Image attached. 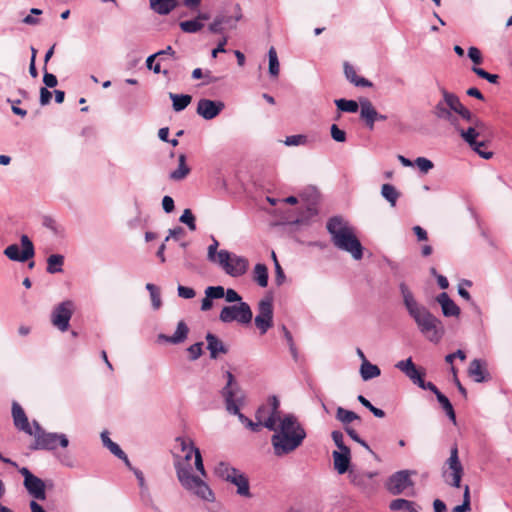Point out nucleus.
I'll list each match as a JSON object with an SVG mask.
<instances>
[{"mask_svg":"<svg viewBox=\"0 0 512 512\" xmlns=\"http://www.w3.org/2000/svg\"><path fill=\"white\" fill-rule=\"evenodd\" d=\"M272 411L264 420L263 426L274 434L271 444L275 456L282 457L294 452L300 447L306 438V431L293 414H285L281 417L279 400L276 396L270 397Z\"/></svg>","mask_w":512,"mask_h":512,"instance_id":"nucleus-1","label":"nucleus"},{"mask_svg":"<svg viewBox=\"0 0 512 512\" xmlns=\"http://www.w3.org/2000/svg\"><path fill=\"white\" fill-rule=\"evenodd\" d=\"M184 453V456H176L174 459L177 479L181 486L202 500L214 501V493L202 478L206 477L207 473L200 450L193 446Z\"/></svg>","mask_w":512,"mask_h":512,"instance_id":"nucleus-2","label":"nucleus"},{"mask_svg":"<svg viewBox=\"0 0 512 512\" xmlns=\"http://www.w3.org/2000/svg\"><path fill=\"white\" fill-rule=\"evenodd\" d=\"M399 291L403 305L416 324L419 332L431 343L438 344L445 335V327L441 319L418 302L414 293L405 282L399 283Z\"/></svg>","mask_w":512,"mask_h":512,"instance_id":"nucleus-3","label":"nucleus"},{"mask_svg":"<svg viewBox=\"0 0 512 512\" xmlns=\"http://www.w3.org/2000/svg\"><path fill=\"white\" fill-rule=\"evenodd\" d=\"M326 227L336 248L349 253L354 260L362 259L363 246L354 227L348 221L340 216H334L328 220Z\"/></svg>","mask_w":512,"mask_h":512,"instance_id":"nucleus-4","label":"nucleus"},{"mask_svg":"<svg viewBox=\"0 0 512 512\" xmlns=\"http://www.w3.org/2000/svg\"><path fill=\"white\" fill-rule=\"evenodd\" d=\"M440 91L442 100L433 109V113L438 119L447 121L454 127H457L458 118L455 116L457 114L463 120L474 123L476 126L483 125V122L461 103L456 94L447 91L445 88H442Z\"/></svg>","mask_w":512,"mask_h":512,"instance_id":"nucleus-5","label":"nucleus"},{"mask_svg":"<svg viewBox=\"0 0 512 512\" xmlns=\"http://www.w3.org/2000/svg\"><path fill=\"white\" fill-rule=\"evenodd\" d=\"M225 376L227 378V383L222 388L221 395L224 399L226 410L230 414L236 415L239 421L251 431L258 432L260 430V423L253 422L240 412V408L245 401L244 391L235 381V378L230 371H226Z\"/></svg>","mask_w":512,"mask_h":512,"instance_id":"nucleus-6","label":"nucleus"},{"mask_svg":"<svg viewBox=\"0 0 512 512\" xmlns=\"http://www.w3.org/2000/svg\"><path fill=\"white\" fill-rule=\"evenodd\" d=\"M32 425L34 427V433L31 436L34 437V443L31 449L53 451L57 449L58 446L62 448L68 447L69 439L66 434L46 432L35 420Z\"/></svg>","mask_w":512,"mask_h":512,"instance_id":"nucleus-7","label":"nucleus"},{"mask_svg":"<svg viewBox=\"0 0 512 512\" xmlns=\"http://www.w3.org/2000/svg\"><path fill=\"white\" fill-rule=\"evenodd\" d=\"M214 473L218 478L236 486L238 495L247 498L251 497L248 477L228 462L221 461L217 463Z\"/></svg>","mask_w":512,"mask_h":512,"instance_id":"nucleus-8","label":"nucleus"},{"mask_svg":"<svg viewBox=\"0 0 512 512\" xmlns=\"http://www.w3.org/2000/svg\"><path fill=\"white\" fill-rule=\"evenodd\" d=\"M217 264L232 277H239L246 273L249 262L245 257L232 254L227 250H220L217 255Z\"/></svg>","mask_w":512,"mask_h":512,"instance_id":"nucleus-9","label":"nucleus"},{"mask_svg":"<svg viewBox=\"0 0 512 512\" xmlns=\"http://www.w3.org/2000/svg\"><path fill=\"white\" fill-rule=\"evenodd\" d=\"M463 473L464 469L459 460L458 448L454 445L450 450L449 458L445 462L442 474L447 484L459 488Z\"/></svg>","mask_w":512,"mask_h":512,"instance_id":"nucleus-10","label":"nucleus"},{"mask_svg":"<svg viewBox=\"0 0 512 512\" xmlns=\"http://www.w3.org/2000/svg\"><path fill=\"white\" fill-rule=\"evenodd\" d=\"M253 318L250 306L246 302L238 305L225 306L222 308L219 319L223 323L237 321L240 324H249Z\"/></svg>","mask_w":512,"mask_h":512,"instance_id":"nucleus-11","label":"nucleus"},{"mask_svg":"<svg viewBox=\"0 0 512 512\" xmlns=\"http://www.w3.org/2000/svg\"><path fill=\"white\" fill-rule=\"evenodd\" d=\"M75 310L72 300H65L56 305L51 312V323L61 332L69 329V323Z\"/></svg>","mask_w":512,"mask_h":512,"instance_id":"nucleus-12","label":"nucleus"},{"mask_svg":"<svg viewBox=\"0 0 512 512\" xmlns=\"http://www.w3.org/2000/svg\"><path fill=\"white\" fill-rule=\"evenodd\" d=\"M257 315L255 317V325L260 333L265 334L273 326V299L267 296L261 299L257 307Z\"/></svg>","mask_w":512,"mask_h":512,"instance_id":"nucleus-13","label":"nucleus"},{"mask_svg":"<svg viewBox=\"0 0 512 512\" xmlns=\"http://www.w3.org/2000/svg\"><path fill=\"white\" fill-rule=\"evenodd\" d=\"M20 242L22 250L17 244H11L4 250V255L12 261L26 262L35 254L34 245L27 235H22Z\"/></svg>","mask_w":512,"mask_h":512,"instance_id":"nucleus-14","label":"nucleus"},{"mask_svg":"<svg viewBox=\"0 0 512 512\" xmlns=\"http://www.w3.org/2000/svg\"><path fill=\"white\" fill-rule=\"evenodd\" d=\"M415 471L401 470L393 473L386 482V488L392 495L402 494L406 489L413 487L411 475Z\"/></svg>","mask_w":512,"mask_h":512,"instance_id":"nucleus-15","label":"nucleus"},{"mask_svg":"<svg viewBox=\"0 0 512 512\" xmlns=\"http://www.w3.org/2000/svg\"><path fill=\"white\" fill-rule=\"evenodd\" d=\"M224 109L225 103L223 101L202 98L197 103L196 113L204 120H212Z\"/></svg>","mask_w":512,"mask_h":512,"instance_id":"nucleus-16","label":"nucleus"},{"mask_svg":"<svg viewBox=\"0 0 512 512\" xmlns=\"http://www.w3.org/2000/svg\"><path fill=\"white\" fill-rule=\"evenodd\" d=\"M12 417L14 425L18 430L30 436L34 433V427H31L23 408L17 402H13L12 404Z\"/></svg>","mask_w":512,"mask_h":512,"instance_id":"nucleus-17","label":"nucleus"},{"mask_svg":"<svg viewBox=\"0 0 512 512\" xmlns=\"http://www.w3.org/2000/svg\"><path fill=\"white\" fill-rule=\"evenodd\" d=\"M188 333L189 328L187 324L184 321H179L173 335L168 336L162 333L158 334L157 341L166 342L174 345L181 344L187 339Z\"/></svg>","mask_w":512,"mask_h":512,"instance_id":"nucleus-18","label":"nucleus"},{"mask_svg":"<svg viewBox=\"0 0 512 512\" xmlns=\"http://www.w3.org/2000/svg\"><path fill=\"white\" fill-rule=\"evenodd\" d=\"M378 112L370 100L364 98L360 100V117L366 126L372 130L377 121Z\"/></svg>","mask_w":512,"mask_h":512,"instance_id":"nucleus-19","label":"nucleus"},{"mask_svg":"<svg viewBox=\"0 0 512 512\" xmlns=\"http://www.w3.org/2000/svg\"><path fill=\"white\" fill-rule=\"evenodd\" d=\"M436 301L441 306L442 313L445 317H458L460 315L459 306L449 297L446 292L440 293Z\"/></svg>","mask_w":512,"mask_h":512,"instance_id":"nucleus-20","label":"nucleus"},{"mask_svg":"<svg viewBox=\"0 0 512 512\" xmlns=\"http://www.w3.org/2000/svg\"><path fill=\"white\" fill-rule=\"evenodd\" d=\"M24 486L28 493L37 500H45L46 492H45V483L42 479L37 476L30 478L27 481H24Z\"/></svg>","mask_w":512,"mask_h":512,"instance_id":"nucleus-21","label":"nucleus"},{"mask_svg":"<svg viewBox=\"0 0 512 512\" xmlns=\"http://www.w3.org/2000/svg\"><path fill=\"white\" fill-rule=\"evenodd\" d=\"M207 349L210 352V357L216 359L219 354H226L228 352L224 343L214 334L207 333L206 335Z\"/></svg>","mask_w":512,"mask_h":512,"instance_id":"nucleus-22","label":"nucleus"},{"mask_svg":"<svg viewBox=\"0 0 512 512\" xmlns=\"http://www.w3.org/2000/svg\"><path fill=\"white\" fill-rule=\"evenodd\" d=\"M344 73L349 82L354 84L356 87H371L372 83L361 76H358L355 68L348 62L344 63Z\"/></svg>","mask_w":512,"mask_h":512,"instance_id":"nucleus-23","label":"nucleus"},{"mask_svg":"<svg viewBox=\"0 0 512 512\" xmlns=\"http://www.w3.org/2000/svg\"><path fill=\"white\" fill-rule=\"evenodd\" d=\"M486 363L480 359H474L471 361L468 369V374L477 383L485 381L486 377Z\"/></svg>","mask_w":512,"mask_h":512,"instance_id":"nucleus-24","label":"nucleus"},{"mask_svg":"<svg viewBox=\"0 0 512 512\" xmlns=\"http://www.w3.org/2000/svg\"><path fill=\"white\" fill-rule=\"evenodd\" d=\"M332 456L334 461V468L339 474H344L348 470L350 464L351 452L344 453L333 451Z\"/></svg>","mask_w":512,"mask_h":512,"instance_id":"nucleus-25","label":"nucleus"},{"mask_svg":"<svg viewBox=\"0 0 512 512\" xmlns=\"http://www.w3.org/2000/svg\"><path fill=\"white\" fill-rule=\"evenodd\" d=\"M150 8L159 15H168L176 7L175 0H149Z\"/></svg>","mask_w":512,"mask_h":512,"instance_id":"nucleus-26","label":"nucleus"},{"mask_svg":"<svg viewBox=\"0 0 512 512\" xmlns=\"http://www.w3.org/2000/svg\"><path fill=\"white\" fill-rule=\"evenodd\" d=\"M389 508L392 511L419 512V507L415 502L403 498H397L390 502Z\"/></svg>","mask_w":512,"mask_h":512,"instance_id":"nucleus-27","label":"nucleus"},{"mask_svg":"<svg viewBox=\"0 0 512 512\" xmlns=\"http://www.w3.org/2000/svg\"><path fill=\"white\" fill-rule=\"evenodd\" d=\"M381 371L377 365L370 363L367 359H364L360 366V375L364 381L371 380L378 377Z\"/></svg>","mask_w":512,"mask_h":512,"instance_id":"nucleus-28","label":"nucleus"},{"mask_svg":"<svg viewBox=\"0 0 512 512\" xmlns=\"http://www.w3.org/2000/svg\"><path fill=\"white\" fill-rule=\"evenodd\" d=\"M169 97L172 100V107L176 112L183 111L192 101V96L188 94L169 93Z\"/></svg>","mask_w":512,"mask_h":512,"instance_id":"nucleus-29","label":"nucleus"},{"mask_svg":"<svg viewBox=\"0 0 512 512\" xmlns=\"http://www.w3.org/2000/svg\"><path fill=\"white\" fill-rule=\"evenodd\" d=\"M64 256L61 254H52L47 258V272L50 274L63 271Z\"/></svg>","mask_w":512,"mask_h":512,"instance_id":"nucleus-30","label":"nucleus"},{"mask_svg":"<svg viewBox=\"0 0 512 512\" xmlns=\"http://www.w3.org/2000/svg\"><path fill=\"white\" fill-rule=\"evenodd\" d=\"M253 278L260 287L268 285V269L266 265L258 263L254 267Z\"/></svg>","mask_w":512,"mask_h":512,"instance_id":"nucleus-31","label":"nucleus"},{"mask_svg":"<svg viewBox=\"0 0 512 512\" xmlns=\"http://www.w3.org/2000/svg\"><path fill=\"white\" fill-rule=\"evenodd\" d=\"M146 289L149 292L151 306L153 310H159L162 307L161 290L158 286L152 283L146 284Z\"/></svg>","mask_w":512,"mask_h":512,"instance_id":"nucleus-32","label":"nucleus"},{"mask_svg":"<svg viewBox=\"0 0 512 512\" xmlns=\"http://www.w3.org/2000/svg\"><path fill=\"white\" fill-rule=\"evenodd\" d=\"M175 51L171 46H167L164 50H160L152 55H150L146 60V66L148 69L153 70L154 73L158 74L161 72L160 64L157 63L155 66H151V62L155 60V58L160 57L162 55H171L174 56Z\"/></svg>","mask_w":512,"mask_h":512,"instance_id":"nucleus-33","label":"nucleus"},{"mask_svg":"<svg viewBox=\"0 0 512 512\" xmlns=\"http://www.w3.org/2000/svg\"><path fill=\"white\" fill-rule=\"evenodd\" d=\"M101 440L103 446L106 447L114 456H124V451L120 448V446L117 443L113 442L110 439L108 431H103L101 433Z\"/></svg>","mask_w":512,"mask_h":512,"instance_id":"nucleus-34","label":"nucleus"},{"mask_svg":"<svg viewBox=\"0 0 512 512\" xmlns=\"http://www.w3.org/2000/svg\"><path fill=\"white\" fill-rule=\"evenodd\" d=\"M190 171L191 167L188 165L187 162H179L177 168L170 171L169 179H171L172 181H181L187 177Z\"/></svg>","mask_w":512,"mask_h":512,"instance_id":"nucleus-35","label":"nucleus"},{"mask_svg":"<svg viewBox=\"0 0 512 512\" xmlns=\"http://www.w3.org/2000/svg\"><path fill=\"white\" fill-rule=\"evenodd\" d=\"M381 195L385 198L392 207L396 206V202L400 196L396 188L391 184H383L381 187Z\"/></svg>","mask_w":512,"mask_h":512,"instance_id":"nucleus-36","label":"nucleus"},{"mask_svg":"<svg viewBox=\"0 0 512 512\" xmlns=\"http://www.w3.org/2000/svg\"><path fill=\"white\" fill-rule=\"evenodd\" d=\"M235 14L234 15H225V14H219L217 17L223 18V27L225 29H234L236 28L237 22L242 18V13L240 10L239 5L235 6Z\"/></svg>","mask_w":512,"mask_h":512,"instance_id":"nucleus-37","label":"nucleus"},{"mask_svg":"<svg viewBox=\"0 0 512 512\" xmlns=\"http://www.w3.org/2000/svg\"><path fill=\"white\" fill-rule=\"evenodd\" d=\"M337 108L342 112L356 113L360 108V103L355 100H347L344 98L336 99L334 101Z\"/></svg>","mask_w":512,"mask_h":512,"instance_id":"nucleus-38","label":"nucleus"},{"mask_svg":"<svg viewBox=\"0 0 512 512\" xmlns=\"http://www.w3.org/2000/svg\"><path fill=\"white\" fill-rule=\"evenodd\" d=\"M268 59H269V74L271 77H278L280 72V64L277 56L276 49L274 47H270L268 51Z\"/></svg>","mask_w":512,"mask_h":512,"instance_id":"nucleus-39","label":"nucleus"},{"mask_svg":"<svg viewBox=\"0 0 512 512\" xmlns=\"http://www.w3.org/2000/svg\"><path fill=\"white\" fill-rule=\"evenodd\" d=\"M473 126L469 127L467 130H461V136L462 138L470 145L474 146V144H477V137L479 133L476 131L477 128H483V125L476 126L474 123H471Z\"/></svg>","mask_w":512,"mask_h":512,"instance_id":"nucleus-40","label":"nucleus"},{"mask_svg":"<svg viewBox=\"0 0 512 512\" xmlns=\"http://www.w3.org/2000/svg\"><path fill=\"white\" fill-rule=\"evenodd\" d=\"M336 418L343 424H349L352 421L358 419L359 416L353 411L338 407L336 411Z\"/></svg>","mask_w":512,"mask_h":512,"instance_id":"nucleus-41","label":"nucleus"},{"mask_svg":"<svg viewBox=\"0 0 512 512\" xmlns=\"http://www.w3.org/2000/svg\"><path fill=\"white\" fill-rule=\"evenodd\" d=\"M179 26L185 33H197L203 28L204 24L198 19H192L180 22Z\"/></svg>","mask_w":512,"mask_h":512,"instance_id":"nucleus-42","label":"nucleus"},{"mask_svg":"<svg viewBox=\"0 0 512 512\" xmlns=\"http://www.w3.org/2000/svg\"><path fill=\"white\" fill-rule=\"evenodd\" d=\"M332 440L339 449L338 452H350V448L344 444V435L341 431L335 430L331 433Z\"/></svg>","mask_w":512,"mask_h":512,"instance_id":"nucleus-43","label":"nucleus"},{"mask_svg":"<svg viewBox=\"0 0 512 512\" xmlns=\"http://www.w3.org/2000/svg\"><path fill=\"white\" fill-rule=\"evenodd\" d=\"M308 142V137L303 134L291 135L287 136L284 143L287 146H301L306 145Z\"/></svg>","mask_w":512,"mask_h":512,"instance_id":"nucleus-44","label":"nucleus"},{"mask_svg":"<svg viewBox=\"0 0 512 512\" xmlns=\"http://www.w3.org/2000/svg\"><path fill=\"white\" fill-rule=\"evenodd\" d=\"M179 221L186 224L191 231L196 230L195 217L190 209H185L183 214L180 216Z\"/></svg>","mask_w":512,"mask_h":512,"instance_id":"nucleus-45","label":"nucleus"},{"mask_svg":"<svg viewBox=\"0 0 512 512\" xmlns=\"http://www.w3.org/2000/svg\"><path fill=\"white\" fill-rule=\"evenodd\" d=\"M472 71L480 78L485 79L492 84L498 83L499 76L496 74H490L487 71H485L484 69L476 67V66L472 67Z\"/></svg>","mask_w":512,"mask_h":512,"instance_id":"nucleus-46","label":"nucleus"},{"mask_svg":"<svg viewBox=\"0 0 512 512\" xmlns=\"http://www.w3.org/2000/svg\"><path fill=\"white\" fill-rule=\"evenodd\" d=\"M205 295L212 300L220 299L224 297L225 289L222 286H209L205 289Z\"/></svg>","mask_w":512,"mask_h":512,"instance_id":"nucleus-47","label":"nucleus"},{"mask_svg":"<svg viewBox=\"0 0 512 512\" xmlns=\"http://www.w3.org/2000/svg\"><path fill=\"white\" fill-rule=\"evenodd\" d=\"M43 226L52 231L54 234H60L63 229L59 223L52 217H45L43 219Z\"/></svg>","mask_w":512,"mask_h":512,"instance_id":"nucleus-48","label":"nucleus"},{"mask_svg":"<svg viewBox=\"0 0 512 512\" xmlns=\"http://www.w3.org/2000/svg\"><path fill=\"white\" fill-rule=\"evenodd\" d=\"M269 406H262L260 407L256 412V419L257 422L260 423V427L263 426L264 420L268 418L272 411V405L270 403V400L268 401Z\"/></svg>","mask_w":512,"mask_h":512,"instance_id":"nucleus-49","label":"nucleus"},{"mask_svg":"<svg viewBox=\"0 0 512 512\" xmlns=\"http://www.w3.org/2000/svg\"><path fill=\"white\" fill-rule=\"evenodd\" d=\"M404 166L417 167L421 174L428 173L433 168V162H402Z\"/></svg>","mask_w":512,"mask_h":512,"instance_id":"nucleus-50","label":"nucleus"},{"mask_svg":"<svg viewBox=\"0 0 512 512\" xmlns=\"http://www.w3.org/2000/svg\"><path fill=\"white\" fill-rule=\"evenodd\" d=\"M202 346L203 343L198 342L188 347L187 351L189 353L190 360L195 361L202 355Z\"/></svg>","mask_w":512,"mask_h":512,"instance_id":"nucleus-51","label":"nucleus"},{"mask_svg":"<svg viewBox=\"0 0 512 512\" xmlns=\"http://www.w3.org/2000/svg\"><path fill=\"white\" fill-rule=\"evenodd\" d=\"M415 364L413 363L411 358L406 360L399 361L396 364V368L401 370L405 375H408L413 369H415Z\"/></svg>","mask_w":512,"mask_h":512,"instance_id":"nucleus-52","label":"nucleus"},{"mask_svg":"<svg viewBox=\"0 0 512 512\" xmlns=\"http://www.w3.org/2000/svg\"><path fill=\"white\" fill-rule=\"evenodd\" d=\"M223 18L215 17L213 22L209 25L208 29L211 33L220 34L224 32Z\"/></svg>","mask_w":512,"mask_h":512,"instance_id":"nucleus-53","label":"nucleus"},{"mask_svg":"<svg viewBox=\"0 0 512 512\" xmlns=\"http://www.w3.org/2000/svg\"><path fill=\"white\" fill-rule=\"evenodd\" d=\"M474 151L478 153V155L484 159H489L492 157V152L486 149V145L484 142H477L474 146H471Z\"/></svg>","mask_w":512,"mask_h":512,"instance_id":"nucleus-54","label":"nucleus"},{"mask_svg":"<svg viewBox=\"0 0 512 512\" xmlns=\"http://www.w3.org/2000/svg\"><path fill=\"white\" fill-rule=\"evenodd\" d=\"M331 137L336 142H344L346 140V132L340 129L336 124L331 126Z\"/></svg>","mask_w":512,"mask_h":512,"instance_id":"nucleus-55","label":"nucleus"},{"mask_svg":"<svg viewBox=\"0 0 512 512\" xmlns=\"http://www.w3.org/2000/svg\"><path fill=\"white\" fill-rule=\"evenodd\" d=\"M178 296L184 299H192L195 297V290L191 287L179 285L177 287Z\"/></svg>","mask_w":512,"mask_h":512,"instance_id":"nucleus-56","label":"nucleus"},{"mask_svg":"<svg viewBox=\"0 0 512 512\" xmlns=\"http://www.w3.org/2000/svg\"><path fill=\"white\" fill-rule=\"evenodd\" d=\"M218 245H219L218 241L213 238V243L211 245H209V247H208L207 258L209 261L214 262V263H217V259H218L217 258Z\"/></svg>","mask_w":512,"mask_h":512,"instance_id":"nucleus-57","label":"nucleus"},{"mask_svg":"<svg viewBox=\"0 0 512 512\" xmlns=\"http://www.w3.org/2000/svg\"><path fill=\"white\" fill-rule=\"evenodd\" d=\"M468 57L471 59V61L475 64H481L482 63V56L481 52L477 47H470L468 49Z\"/></svg>","mask_w":512,"mask_h":512,"instance_id":"nucleus-58","label":"nucleus"},{"mask_svg":"<svg viewBox=\"0 0 512 512\" xmlns=\"http://www.w3.org/2000/svg\"><path fill=\"white\" fill-rule=\"evenodd\" d=\"M414 384L423 386V374L415 367L408 375H406Z\"/></svg>","mask_w":512,"mask_h":512,"instance_id":"nucleus-59","label":"nucleus"},{"mask_svg":"<svg viewBox=\"0 0 512 512\" xmlns=\"http://www.w3.org/2000/svg\"><path fill=\"white\" fill-rule=\"evenodd\" d=\"M175 441L178 444V446L181 448L182 452L187 451L190 448H192L193 446H195L193 441L190 438L177 437Z\"/></svg>","mask_w":512,"mask_h":512,"instance_id":"nucleus-60","label":"nucleus"},{"mask_svg":"<svg viewBox=\"0 0 512 512\" xmlns=\"http://www.w3.org/2000/svg\"><path fill=\"white\" fill-rule=\"evenodd\" d=\"M347 434L354 440L356 441L357 443H359L360 445H362L364 448H366L367 450L371 451L369 445L359 437V435L357 434V432L353 429V428H350V427H346L345 428Z\"/></svg>","mask_w":512,"mask_h":512,"instance_id":"nucleus-61","label":"nucleus"},{"mask_svg":"<svg viewBox=\"0 0 512 512\" xmlns=\"http://www.w3.org/2000/svg\"><path fill=\"white\" fill-rule=\"evenodd\" d=\"M224 297L226 298L227 302H238V304L242 301L241 296L232 288H229L225 291Z\"/></svg>","mask_w":512,"mask_h":512,"instance_id":"nucleus-62","label":"nucleus"},{"mask_svg":"<svg viewBox=\"0 0 512 512\" xmlns=\"http://www.w3.org/2000/svg\"><path fill=\"white\" fill-rule=\"evenodd\" d=\"M471 284V281L463 280L462 283L458 285V294L467 301L471 300V296L470 293L464 288V285L469 287Z\"/></svg>","mask_w":512,"mask_h":512,"instance_id":"nucleus-63","label":"nucleus"},{"mask_svg":"<svg viewBox=\"0 0 512 512\" xmlns=\"http://www.w3.org/2000/svg\"><path fill=\"white\" fill-rule=\"evenodd\" d=\"M285 281V274L278 261L275 265V283L277 286H281Z\"/></svg>","mask_w":512,"mask_h":512,"instance_id":"nucleus-64","label":"nucleus"}]
</instances>
